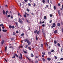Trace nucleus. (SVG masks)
Returning a JSON list of instances; mask_svg holds the SVG:
<instances>
[{
    "mask_svg": "<svg viewBox=\"0 0 63 63\" xmlns=\"http://www.w3.org/2000/svg\"><path fill=\"white\" fill-rule=\"evenodd\" d=\"M45 23V21H43L42 22V23Z\"/></svg>",
    "mask_w": 63,
    "mask_h": 63,
    "instance_id": "0e129e2a",
    "label": "nucleus"
},
{
    "mask_svg": "<svg viewBox=\"0 0 63 63\" xmlns=\"http://www.w3.org/2000/svg\"><path fill=\"white\" fill-rule=\"evenodd\" d=\"M46 18H47V17L46 16H44V19H46Z\"/></svg>",
    "mask_w": 63,
    "mask_h": 63,
    "instance_id": "a878e982",
    "label": "nucleus"
},
{
    "mask_svg": "<svg viewBox=\"0 0 63 63\" xmlns=\"http://www.w3.org/2000/svg\"><path fill=\"white\" fill-rule=\"evenodd\" d=\"M37 30H36L34 32V33H35V34H36V33H37Z\"/></svg>",
    "mask_w": 63,
    "mask_h": 63,
    "instance_id": "9d476101",
    "label": "nucleus"
},
{
    "mask_svg": "<svg viewBox=\"0 0 63 63\" xmlns=\"http://www.w3.org/2000/svg\"><path fill=\"white\" fill-rule=\"evenodd\" d=\"M31 57H34V55H33V54H31Z\"/></svg>",
    "mask_w": 63,
    "mask_h": 63,
    "instance_id": "1a4fd4ad",
    "label": "nucleus"
},
{
    "mask_svg": "<svg viewBox=\"0 0 63 63\" xmlns=\"http://www.w3.org/2000/svg\"><path fill=\"white\" fill-rule=\"evenodd\" d=\"M16 35V33L15 32H13V36H15Z\"/></svg>",
    "mask_w": 63,
    "mask_h": 63,
    "instance_id": "f3484780",
    "label": "nucleus"
},
{
    "mask_svg": "<svg viewBox=\"0 0 63 63\" xmlns=\"http://www.w3.org/2000/svg\"><path fill=\"white\" fill-rule=\"evenodd\" d=\"M28 48L29 50H31V48H30V47H28Z\"/></svg>",
    "mask_w": 63,
    "mask_h": 63,
    "instance_id": "412c9836",
    "label": "nucleus"
},
{
    "mask_svg": "<svg viewBox=\"0 0 63 63\" xmlns=\"http://www.w3.org/2000/svg\"><path fill=\"white\" fill-rule=\"evenodd\" d=\"M24 41H25V42H27V43L28 44L29 46L31 44V42H30V41L27 39H25Z\"/></svg>",
    "mask_w": 63,
    "mask_h": 63,
    "instance_id": "f257e3e1",
    "label": "nucleus"
},
{
    "mask_svg": "<svg viewBox=\"0 0 63 63\" xmlns=\"http://www.w3.org/2000/svg\"><path fill=\"white\" fill-rule=\"evenodd\" d=\"M37 34H38V35H39V31H38L37 33Z\"/></svg>",
    "mask_w": 63,
    "mask_h": 63,
    "instance_id": "4c0bfd02",
    "label": "nucleus"
},
{
    "mask_svg": "<svg viewBox=\"0 0 63 63\" xmlns=\"http://www.w3.org/2000/svg\"><path fill=\"white\" fill-rule=\"evenodd\" d=\"M35 6H36V4H35V3H34V4L33 5V7H34Z\"/></svg>",
    "mask_w": 63,
    "mask_h": 63,
    "instance_id": "c756f323",
    "label": "nucleus"
},
{
    "mask_svg": "<svg viewBox=\"0 0 63 63\" xmlns=\"http://www.w3.org/2000/svg\"><path fill=\"white\" fill-rule=\"evenodd\" d=\"M3 14L4 15H5V11L4 10H3Z\"/></svg>",
    "mask_w": 63,
    "mask_h": 63,
    "instance_id": "6e6552de",
    "label": "nucleus"
},
{
    "mask_svg": "<svg viewBox=\"0 0 63 63\" xmlns=\"http://www.w3.org/2000/svg\"><path fill=\"white\" fill-rule=\"evenodd\" d=\"M58 46H60V44L59 43H58L57 44Z\"/></svg>",
    "mask_w": 63,
    "mask_h": 63,
    "instance_id": "473e14b6",
    "label": "nucleus"
},
{
    "mask_svg": "<svg viewBox=\"0 0 63 63\" xmlns=\"http://www.w3.org/2000/svg\"><path fill=\"white\" fill-rule=\"evenodd\" d=\"M54 10H55V9H56V7H55V6H54Z\"/></svg>",
    "mask_w": 63,
    "mask_h": 63,
    "instance_id": "393cba45",
    "label": "nucleus"
},
{
    "mask_svg": "<svg viewBox=\"0 0 63 63\" xmlns=\"http://www.w3.org/2000/svg\"><path fill=\"white\" fill-rule=\"evenodd\" d=\"M7 31V30H2L3 32H6Z\"/></svg>",
    "mask_w": 63,
    "mask_h": 63,
    "instance_id": "0eeeda50",
    "label": "nucleus"
},
{
    "mask_svg": "<svg viewBox=\"0 0 63 63\" xmlns=\"http://www.w3.org/2000/svg\"><path fill=\"white\" fill-rule=\"evenodd\" d=\"M60 23H58L57 24V26H60Z\"/></svg>",
    "mask_w": 63,
    "mask_h": 63,
    "instance_id": "2eb2a0df",
    "label": "nucleus"
},
{
    "mask_svg": "<svg viewBox=\"0 0 63 63\" xmlns=\"http://www.w3.org/2000/svg\"><path fill=\"white\" fill-rule=\"evenodd\" d=\"M42 54H43V55H45V52H42Z\"/></svg>",
    "mask_w": 63,
    "mask_h": 63,
    "instance_id": "37998d69",
    "label": "nucleus"
},
{
    "mask_svg": "<svg viewBox=\"0 0 63 63\" xmlns=\"http://www.w3.org/2000/svg\"><path fill=\"white\" fill-rule=\"evenodd\" d=\"M2 29H4L5 28V27H2Z\"/></svg>",
    "mask_w": 63,
    "mask_h": 63,
    "instance_id": "69168bd1",
    "label": "nucleus"
},
{
    "mask_svg": "<svg viewBox=\"0 0 63 63\" xmlns=\"http://www.w3.org/2000/svg\"><path fill=\"white\" fill-rule=\"evenodd\" d=\"M54 52V50H52L51 51V52Z\"/></svg>",
    "mask_w": 63,
    "mask_h": 63,
    "instance_id": "de8ad7c7",
    "label": "nucleus"
},
{
    "mask_svg": "<svg viewBox=\"0 0 63 63\" xmlns=\"http://www.w3.org/2000/svg\"><path fill=\"white\" fill-rule=\"evenodd\" d=\"M48 54H49V55H50V54H51V52H48Z\"/></svg>",
    "mask_w": 63,
    "mask_h": 63,
    "instance_id": "cd10ccee",
    "label": "nucleus"
},
{
    "mask_svg": "<svg viewBox=\"0 0 63 63\" xmlns=\"http://www.w3.org/2000/svg\"><path fill=\"white\" fill-rule=\"evenodd\" d=\"M39 23L40 24H41V23H42V21H40Z\"/></svg>",
    "mask_w": 63,
    "mask_h": 63,
    "instance_id": "e2e57ef3",
    "label": "nucleus"
},
{
    "mask_svg": "<svg viewBox=\"0 0 63 63\" xmlns=\"http://www.w3.org/2000/svg\"><path fill=\"white\" fill-rule=\"evenodd\" d=\"M62 32H63V28H62Z\"/></svg>",
    "mask_w": 63,
    "mask_h": 63,
    "instance_id": "338daca9",
    "label": "nucleus"
},
{
    "mask_svg": "<svg viewBox=\"0 0 63 63\" xmlns=\"http://www.w3.org/2000/svg\"><path fill=\"white\" fill-rule=\"evenodd\" d=\"M35 63H38V62L37 61H35Z\"/></svg>",
    "mask_w": 63,
    "mask_h": 63,
    "instance_id": "09e8293b",
    "label": "nucleus"
},
{
    "mask_svg": "<svg viewBox=\"0 0 63 63\" xmlns=\"http://www.w3.org/2000/svg\"><path fill=\"white\" fill-rule=\"evenodd\" d=\"M14 54H15V56H16V57H18V55H17L16 54V53Z\"/></svg>",
    "mask_w": 63,
    "mask_h": 63,
    "instance_id": "9b49d317",
    "label": "nucleus"
},
{
    "mask_svg": "<svg viewBox=\"0 0 63 63\" xmlns=\"http://www.w3.org/2000/svg\"><path fill=\"white\" fill-rule=\"evenodd\" d=\"M42 2L43 3H44L45 2V0H42Z\"/></svg>",
    "mask_w": 63,
    "mask_h": 63,
    "instance_id": "5701e85b",
    "label": "nucleus"
},
{
    "mask_svg": "<svg viewBox=\"0 0 63 63\" xmlns=\"http://www.w3.org/2000/svg\"><path fill=\"white\" fill-rule=\"evenodd\" d=\"M55 58V59H57V58H58V57H56V56H55L54 57Z\"/></svg>",
    "mask_w": 63,
    "mask_h": 63,
    "instance_id": "7c9ffc66",
    "label": "nucleus"
},
{
    "mask_svg": "<svg viewBox=\"0 0 63 63\" xmlns=\"http://www.w3.org/2000/svg\"><path fill=\"white\" fill-rule=\"evenodd\" d=\"M60 60H63V58H61L60 59Z\"/></svg>",
    "mask_w": 63,
    "mask_h": 63,
    "instance_id": "bb28decb",
    "label": "nucleus"
},
{
    "mask_svg": "<svg viewBox=\"0 0 63 63\" xmlns=\"http://www.w3.org/2000/svg\"><path fill=\"white\" fill-rule=\"evenodd\" d=\"M15 27V26H12V28H13V29H14V28Z\"/></svg>",
    "mask_w": 63,
    "mask_h": 63,
    "instance_id": "f704fd0d",
    "label": "nucleus"
},
{
    "mask_svg": "<svg viewBox=\"0 0 63 63\" xmlns=\"http://www.w3.org/2000/svg\"><path fill=\"white\" fill-rule=\"evenodd\" d=\"M12 47H13L12 46L9 47V48H12Z\"/></svg>",
    "mask_w": 63,
    "mask_h": 63,
    "instance_id": "680f3d73",
    "label": "nucleus"
},
{
    "mask_svg": "<svg viewBox=\"0 0 63 63\" xmlns=\"http://www.w3.org/2000/svg\"><path fill=\"white\" fill-rule=\"evenodd\" d=\"M36 39L37 41H38V37H37V36H36Z\"/></svg>",
    "mask_w": 63,
    "mask_h": 63,
    "instance_id": "72a5a7b5",
    "label": "nucleus"
},
{
    "mask_svg": "<svg viewBox=\"0 0 63 63\" xmlns=\"http://www.w3.org/2000/svg\"><path fill=\"white\" fill-rule=\"evenodd\" d=\"M42 26L43 27H45V24L42 25Z\"/></svg>",
    "mask_w": 63,
    "mask_h": 63,
    "instance_id": "864d4df0",
    "label": "nucleus"
},
{
    "mask_svg": "<svg viewBox=\"0 0 63 63\" xmlns=\"http://www.w3.org/2000/svg\"><path fill=\"white\" fill-rule=\"evenodd\" d=\"M7 16L8 17H10V15H8Z\"/></svg>",
    "mask_w": 63,
    "mask_h": 63,
    "instance_id": "a19ab883",
    "label": "nucleus"
},
{
    "mask_svg": "<svg viewBox=\"0 0 63 63\" xmlns=\"http://www.w3.org/2000/svg\"><path fill=\"white\" fill-rule=\"evenodd\" d=\"M54 43H55V44H56L57 43V42L55 40H54Z\"/></svg>",
    "mask_w": 63,
    "mask_h": 63,
    "instance_id": "f8f14e48",
    "label": "nucleus"
},
{
    "mask_svg": "<svg viewBox=\"0 0 63 63\" xmlns=\"http://www.w3.org/2000/svg\"><path fill=\"white\" fill-rule=\"evenodd\" d=\"M13 40H14V38H12L11 39V41H13Z\"/></svg>",
    "mask_w": 63,
    "mask_h": 63,
    "instance_id": "ea45409f",
    "label": "nucleus"
},
{
    "mask_svg": "<svg viewBox=\"0 0 63 63\" xmlns=\"http://www.w3.org/2000/svg\"><path fill=\"white\" fill-rule=\"evenodd\" d=\"M11 18H13V17L12 16H11Z\"/></svg>",
    "mask_w": 63,
    "mask_h": 63,
    "instance_id": "4d7b16f0",
    "label": "nucleus"
},
{
    "mask_svg": "<svg viewBox=\"0 0 63 63\" xmlns=\"http://www.w3.org/2000/svg\"><path fill=\"white\" fill-rule=\"evenodd\" d=\"M24 16L25 17H26V15L25 14L24 15Z\"/></svg>",
    "mask_w": 63,
    "mask_h": 63,
    "instance_id": "c85d7f7f",
    "label": "nucleus"
},
{
    "mask_svg": "<svg viewBox=\"0 0 63 63\" xmlns=\"http://www.w3.org/2000/svg\"><path fill=\"white\" fill-rule=\"evenodd\" d=\"M28 1V0H24L25 2H26Z\"/></svg>",
    "mask_w": 63,
    "mask_h": 63,
    "instance_id": "3c124183",
    "label": "nucleus"
},
{
    "mask_svg": "<svg viewBox=\"0 0 63 63\" xmlns=\"http://www.w3.org/2000/svg\"><path fill=\"white\" fill-rule=\"evenodd\" d=\"M20 57L19 56L18 58L19 59H22V54L21 53L20 54Z\"/></svg>",
    "mask_w": 63,
    "mask_h": 63,
    "instance_id": "7ed1b4c3",
    "label": "nucleus"
},
{
    "mask_svg": "<svg viewBox=\"0 0 63 63\" xmlns=\"http://www.w3.org/2000/svg\"><path fill=\"white\" fill-rule=\"evenodd\" d=\"M51 22H52V20H50V21H49V23H51Z\"/></svg>",
    "mask_w": 63,
    "mask_h": 63,
    "instance_id": "bf43d9fd",
    "label": "nucleus"
},
{
    "mask_svg": "<svg viewBox=\"0 0 63 63\" xmlns=\"http://www.w3.org/2000/svg\"><path fill=\"white\" fill-rule=\"evenodd\" d=\"M58 5L59 6H60V3H58Z\"/></svg>",
    "mask_w": 63,
    "mask_h": 63,
    "instance_id": "5fc2aeb1",
    "label": "nucleus"
},
{
    "mask_svg": "<svg viewBox=\"0 0 63 63\" xmlns=\"http://www.w3.org/2000/svg\"><path fill=\"white\" fill-rule=\"evenodd\" d=\"M42 59L43 60V61L44 62H45V59H44V58H43Z\"/></svg>",
    "mask_w": 63,
    "mask_h": 63,
    "instance_id": "aec40b11",
    "label": "nucleus"
},
{
    "mask_svg": "<svg viewBox=\"0 0 63 63\" xmlns=\"http://www.w3.org/2000/svg\"><path fill=\"white\" fill-rule=\"evenodd\" d=\"M8 11H6L5 12V13L6 15L8 14Z\"/></svg>",
    "mask_w": 63,
    "mask_h": 63,
    "instance_id": "b1692460",
    "label": "nucleus"
},
{
    "mask_svg": "<svg viewBox=\"0 0 63 63\" xmlns=\"http://www.w3.org/2000/svg\"><path fill=\"white\" fill-rule=\"evenodd\" d=\"M41 47H43V44H41Z\"/></svg>",
    "mask_w": 63,
    "mask_h": 63,
    "instance_id": "58836bf2",
    "label": "nucleus"
},
{
    "mask_svg": "<svg viewBox=\"0 0 63 63\" xmlns=\"http://www.w3.org/2000/svg\"><path fill=\"white\" fill-rule=\"evenodd\" d=\"M27 58H28V60H30V59H29V58H28V57H27Z\"/></svg>",
    "mask_w": 63,
    "mask_h": 63,
    "instance_id": "6e6d98bb",
    "label": "nucleus"
},
{
    "mask_svg": "<svg viewBox=\"0 0 63 63\" xmlns=\"http://www.w3.org/2000/svg\"><path fill=\"white\" fill-rule=\"evenodd\" d=\"M47 60H48V61H50V60H51V59L49 58H47Z\"/></svg>",
    "mask_w": 63,
    "mask_h": 63,
    "instance_id": "4be33fe9",
    "label": "nucleus"
},
{
    "mask_svg": "<svg viewBox=\"0 0 63 63\" xmlns=\"http://www.w3.org/2000/svg\"><path fill=\"white\" fill-rule=\"evenodd\" d=\"M24 35V33H22L21 34V36H23Z\"/></svg>",
    "mask_w": 63,
    "mask_h": 63,
    "instance_id": "603ef678",
    "label": "nucleus"
},
{
    "mask_svg": "<svg viewBox=\"0 0 63 63\" xmlns=\"http://www.w3.org/2000/svg\"><path fill=\"white\" fill-rule=\"evenodd\" d=\"M5 61H6V62H7V60L6 59H5Z\"/></svg>",
    "mask_w": 63,
    "mask_h": 63,
    "instance_id": "13d9d810",
    "label": "nucleus"
},
{
    "mask_svg": "<svg viewBox=\"0 0 63 63\" xmlns=\"http://www.w3.org/2000/svg\"><path fill=\"white\" fill-rule=\"evenodd\" d=\"M9 27L10 28V29H11L12 28V26L11 25H9Z\"/></svg>",
    "mask_w": 63,
    "mask_h": 63,
    "instance_id": "ddd939ff",
    "label": "nucleus"
},
{
    "mask_svg": "<svg viewBox=\"0 0 63 63\" xmlns=\"http://www.w3.org/2000/svg\"><path fill=\"white\" fill-rule=\"evenodd\" d=\"M15 58V56H14L13 57H12V58Z\"/></svg>",
    "mask_w": 63,
    "mask_h": 63,
    "instance_id": "c9c22d12",
    "label": "nucleus"
},
{
    "mask_svg": "<svg viewBox=\"0 0 63 63\" xmlns=\"http://www.w3.org/2000/svg\"><path fill=\"white\" fill-rule=\"evenodd\" d=\"M18 21L19 23H21V24H23V21L20 18H19Z\"/></svg>",
    "mask_w": 63,
    "mask_h": 63,
    "instance_id": "f03ea898",
    "label": "nucleus"
},
{
    "mask_svg": "<svg viewBox=\"0 0 63 63\" xmlns=\"http://www.w3.org/2000/svg\"><path fill=\"white\" fill-rule=\"evenodd\" d=\"M54 34H56V33H57V30H55L54 32Z\"/></svg>",
    "mask_w": 63,
    "mask_h": 63,
    "instance_id": "39448f33",
    "label": "nucleus"
},
{
    "mask_svg": "<svg viewBox=\"0 0 63 63\" xmlns=\"http://www.w3.org/2000/svg\"><path fill=\"white\" fill-rule=\"evenodd\" d=\"M58 12L59 15H60V10L58 11Z\"/></svg>",
    "mask_w": 63,
    "mask_h": 63,
    "instance_id": "dca6fc26",
    "label": "nucleus"
},
{
    "mask_svg": "<svg viewBox=\"0 0 63 63\" xmlns=\"http://www.w3.org/2000/svg\"><path fill=\"white\" fill-rule=\"evenodd\" d=\"M20 7L21 6V3H20Z\"/></svg>",
    "mask_w": 63,
    "mask_h": 63,
    "instance_id": "8fccbe9b",
    "label": "nucleus"
},
{
    "mask_svg": "<svg viewBox=\"0 0 63 63\" xmlns=\"http://www.w3.org/2000/svg\"><path fill=\"white\" fill-rule=\"evenodd\" d=\"M42 57H44V55H42Z\"/></svg>",
    "mask_w": 63,
    "mask_h": 63,
    "instance_id": "052dcab7",
    "label": "nucleus"
},
{
    "mask_svg": "<svg viewBox=\"0 0 63 63\" xmlns=\"http://www.w3.org/2000/svg\"><path fill=\"white\" fill-rule=\"evenodd\" d=\"M15 24H16V25H17V22H16Z\"/></svg>",
    "mask_w": 63,
    "mask_h": 63,
    "instance_id": "49530a36",
    "label": "nucleus"
},
{
    "mask_svg": "<svg viewBox=\"0 0 63 63\" xmlns=\"http://www.w3.org/2000/svg\"><path fill=\"white\" fill-rule=\"evenodd\" d=\"M24 52V53H26V51H23Z\"/></svg>",
    "mask_w": 63,
    "mask_h": 63,
    "instance_id": "a18cd8bd",
    "label": "nucleus"
},
{
    "mask_svg": "<svg viewBox=\"0 0 63 63\" xmlns=\"http://www.w3.org/2000/svg\"><path fill=\"white\" fill-rule=\"evenodd\" d=\"M28 47V45H26V46H25V48H27V47Z\"/></svg>",
    "mask_w": 63,
    "mask_h": 63,
    "instance_id": "2f4dec72",
    "label": "nucleus"
},
{
    "mask_svg": "<svg viewBox=\"0 0 63 63\" xmlns=\"http://www.w3.org/2000/svg\"><path fill=\"white\" fill-rule=\"evenodd\" d=\"M28 5L29 6H31V4L30 3H28Z\"/></svg>",
    "mask_w": 63,
    "mask_h": 63,
    "instance_id": "e433bc0d",
    "label": "nucleus"
},
{
    "mask_svg": "<svg viewBox=\"0 0 63 63\" xmlns=\"http://www.w3.org/2000/svg\"><path fill=\"white\" fill-rule=\"evenodd\" d=\"M18 16H21V15H20V14L18 13Z\"/></svg>",
    "mask_w": 63,
    "mask_h": 63,
    "instance_id": "a211bd4d",
    "label": "nucleus"
},
{
    "mask_svg": "<svg viewBox=\"0 0 63 63\" xmlns=\"http://www.w3.org/2000/svg\"><path fill=\"white\" fill-rule=\"evenodd\" d=\"M1 42L2 45H3V44H4V40H2Z\"/></svg>",
    "mask_w": 63,
    "mask_h": 63,
    "instance_id": "423d86ee",
    "label": "nucleus"
},
{
    "mask_svg": "<svg viewBox=\"0 0 63 63\" xmlns=\"http://www.w3.org/2000/svg\"><path fill=\"white\" fill-rule=\"evenodd\" d=\"M7 47H5V51H6V50H7Z\"/></svg>",
    "mask_w": 63,
    "mask_h": 63,
    "instance_id": "4468645a",
    "label": "nucleus"
},
{
    "mask_svg": "<svg viewBox=\"0 0 63 63\" xmlns=\"http://www.w3.org/2000/svg\"><path fill=\"white\" fill-rule=\"evenodd\" d=\"M3 24H1L0 25V27H2V26H3Z\"/></svg>",
    "mask_w": 63,
    "mask_h": 63,
    "instance_id": "6ab92c4d",
    "label": "nucleus"
},
{
    "mask_svg": "<svg viewBox=\"0 0 63 63\" xmlns=\"http://www.w3.org/2000/svg\"><path fill=\"white\" fill-rule=\"evenodd\" d=\"M61 51H62V52H63V51H62L63 50V48H61Z\"/></svg>",
    "mask_w": 63,
    "mask_h": 63,
    "instance_id": "c03bdc74",
    "label": "nucleus"
},
{
    "mask_svg": "<svg viewBox=\"0 0 63 63\" xmlns=\"http://www.w3.org/2000/svg\"><path fill=\"white\" fill-rule=\"evenodd\" d=\"M52 25L53 26H51V28H53V27H55V23H53Z\"/></svg>",
    "mask_w": 63,
    "mask_h": 63,
    "instance_id": "20e7f679",
    "label": "nucleus"
},
{
    "mask_svg": "<svg viewBox=\"0 0 63 63\" xmlns=\"http://www.w3.org/2000/svg\"><path fill=\"white\" fill-rule=\"evenodd\" d=\"M50 17H52V14H50Z\"/></svg>",
    "mask_w": 63,
    "mask_h": 63,
    "instance_id": "79ce46f5",
    "label": "nucleus"
},
{
    "mask_svg": "<svg viewBox=\"0 0 63 63\" xmlns=\"http://www.w3.org/2000/svg\"><path fill=\"white\" fill-rule=\"evenodd\" d=\"M62 9H63V5H62Z\"/></svg>",
    "mask_w": 63,
    "mask_h": 63,
    "instance_id": "774afa93",
    "label": "nucleus"
}]
</instances>
